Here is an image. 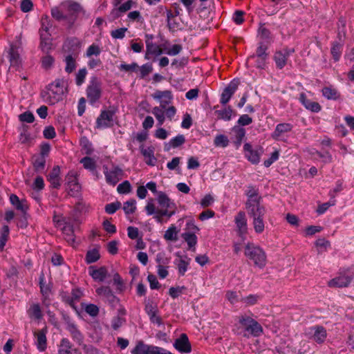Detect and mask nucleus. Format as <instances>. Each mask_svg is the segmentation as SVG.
<instances>
[{"label": "nucleus", "instance_id": "f257e3e1", "mask_svg": "<svg viewBox=\"0 0 354 354\" xmlns=\"http://www.w3.org/2000/svg\"><path fill=\"white\" fill-rule=\"evenodd\" d=\"M157 201L160 209H156L152 199L148 201L145 208L147 215L154 214L153 218L158 222L161 223L164 216L169 218L176 213L177 207L176 203L165 192H158Z\"/></svg>", "mask_w": 354, "mask_h": 354}, {"label": "nucleus", "instance_id": "f03ea898", "mask_svg": "<svg viewBox=\"0 0 354 354\" xmlns=\"http://www.w3.org/2000/svg\"><path fill=\"white\" fill-rule=\"evenodd\" d=\"M151 96L154 100H158L160 102V105L153 107L151 112L158 120V125L161 126L165 120L164 109H165L167 104L171 103L173 95L170 91L157 90Z\"/></svg>", "mask_w": 354, "mask_h": 354}, {"label": "nucleus", "instance_id": "7ed1b4c3", "mask_svg": "<svg viewBox=\"0 0 354 354\" xmlns=\"http://www.w3.org/2000/svg\"><path fill=\"white\" fill-rule=\"evenodd\" d=\"M64 93V80L57 79L47 87V91L41 93L44 100L50 104H55L62 100Z\"/></svg>", "mask_w": 354, "mask_h": 354}, {"label": "nucleus", "instance_id": "20e7f679", "mask_svg": "<svg viewBox=\"0 0 354 354\" xmlns=\"http://www.w3.org/2000/svg\"><path fill=\"white\" fill-rule=\"evenodd\" d=\"M244 254L254 266L263 268L266 264V254L258 245L248 242L244 247Z\"/></svg>", "mask_w": 354, "mask_h": 354}, {"label": "nucleus", "instance_id": "39448f33", "mask_svg": "<svg viewBox=\"0 0 354 354\" xmlns=\"http://www.w3.org/2000/svg\"><path fill=\"white\" fill-rule=\"evenodd\" d=\"M22 51V43L21 35L15 37V40L10 44V47L7 51L8 58L10 66L16 68H19L21 64V58L20 53Z\"/></svg>", "mask_w": 354, "mask_h": 354}, {"label": "nucleus", "instance_id": "423d86ee", "mask_svg": "<svg viewBox=\"0 0 354 354\" xmlns=\"http://www.w3.org/2000/svg\"><path fill=\"white\" fill-rule=\"evenodd\" d=\"M86 97L88 102L93 105L102 97V83L101 80L95 77H91L86 89Z\"/></svg>", "mask_w": 354, "mask_h": 354}, {"label": "nucleus", "instance_id": "0eeeda50", "mask_svg": "<svg viewBox=\"0 0 354 354\" xmlns=\"http://www.w3.org/2000/svg\"><path fill=\"white\" fill-rule=\"evenodd\" d=\"M246 209L248 215L252 218L254 231L258 234L262 233L265 228L263 217L266 214V208L264 206L260 205Z\"/></svg>", "mask_w": 354, "mask_h": 354}, {"label": "nucleus", "instance_id": "6e6552de", "mask_svg": "<svg viewBox=\"0 0 354 354\" xmlns=\"http://www.w3.org/2000/svg\"><path fill=\"white\" fill-rule=\"evenodd\" d=\"M239 322L245 330L253 337H259L263 333V330L261 324L247 315L239 316Z\"/></svg>", "mask_w": 354, "mask_h": 354}, {"label": "nucleus", "instance_id": "1a4fd4ad", "mask_svg": "<svg viewBox=\"0 0 354 354\" xmlns=\"http://www.w3.org/2000/svg\"><path fill=\"white\" fill-rule=\"evenodd\" d=\"M117 109L111 107L109 110H102L96 120V128L99 129L111 127L113 125V116Z\"/></svg>", "mask_w": 354, "mask_h": 354}, {"label": "nucleus", "instance_id": "9d476101", "mask_svg": "<svg viewBox=\"0 0 354 354\" xmlns=\"http://www.w3.org/2000/svg\"><path fill=\"white\" fill-rule=\"evenodd\" d=\"M268 45L263 42H259V46L256 50V54L250 56L248 60L255 59L256 67L258 68H264L266 65L268 53H266Z\"/></svg>", "mask_w": 354, "mask_h": 354}, {"label": "nucleus", "instance_id": "9b49d317", "mask_svg": "<svg viewBox=\"0 0 354 354\" xmlns=\"http://www.w3.org/2000/svg\"><path fill=\"white\" fill-rule=\"evenodd\" d=\"M245 194L248 197L245 203L246 209L262 205L261 204V196L259 194V190L255 187L248 186L245 191Z\"/></svg>", "mask_w": 354, "mask_h": 354}, {"label": "nucleus", "instance_id": "f8f14e48", "mask_svg": "<svg viewBox=\"0 0 354 354\" xmlns=\"http://www.w3.org/2000/svg\"><path fill=\"white\" fill-rule=\"evenodd\" d=\"M104 174L106 183L114 186L122 179L123 171L118 166H114L109 170L107 167H104Z\"/></svg>", "mask_w": 354, "mask_h": 354}, {"label": "nucleus", "instance_id": "ddd939ff", "mask_svg": "<svg viewBox=\"0 0 354 354\" xmlns=\"http://www.w3.org/2000/svg\"><path fill=\"white\" fill-rule=\"evenodd\" d=\"M306 335L318 344L323 343L327 336L326 330L322 326H315L309 328Z\"/></svg>", "mask_w": 354, "mask_h": 354}, {"label": "nucleus", "instance_id": "4468645a", "mask_svg": "<svg viewBox=\"0 0 354 354\" xmlns=\"http://www.w3.org/2000/svg\"><path fill=\"white\" fill-rule=\"evenodd\" d=\"M245 156L247 159L252 164H257L259 162L260 156L263 152L261 147L253 149L252 145L249 143H245L243 146Z\"/></svg>", "mask_w": 354, "mask_h": 354}, {"label": "nucleus", "instance_id": "2eb2a0df", "mask_svg": "<svg viewBox=\"0 0 354 354\" xmlns=\"http://www.w3.org/2000/svg\"><path fill=\"white\" fill-rule=\"evenodd\" d=\"M47 330L43 328L41 330H36L33 332V335L35 339V345L39 352H44L47 348Z\"/></svg>", "mask_w": 354, "mask_h": 354}, {"label": "nucleus", "instance_id": "dca6fc26", "mask_svg": "<svg viewBox=\"0 0 354 354\" xmlns=\"http://www.w3.org/2000/svg\"><path fill=\"white\" fill-rule=\"evenodd\" d=\"M239 84V80H233L223 90L221 96L220 102L222 104H226L237 90Z\"/></svg>", "mask_w": 354, "mask_h": 354}, {"label": "nucleus", "instance_id": "f3484780", "mask_svg": "<svg viewBox=\"0 0 354 354\" xmlns=\"http://www.w3.org/2000/svg\"><path fill=\"white\" fill-rule=\"evenodd\" d=\"M293 50L283 49L281 50L277 51L274 55V60L276 66L278 68H283L287 62V60L290 55L293 52Z\"/></svg>", "mask_w": 354, "mask_h": 354}, {"label": "nucleus", "instance_id": "a211bd4d", "mask_svg": "<svg viewBox=\"0 0 354 354\" xmlns=\"http://www.w3.org/2000/svg\"><path fill=\"white\" fill-rule=\"evenodd\" d=\"M174 347L181 353H190L192 351V346L189 341L188 337L186 334L182 333L179 338L176 339L174 344Z\"/></svg>", "mask_w": 354, "mask_h": 354}, {"label": "nucleus", "instance_id": "6ab92c4d", "mask_svg": "<svg viewBox=\"0 0 354 354\" xmlns=\"http://www.w3.org/2000/svg\"><path fill=\"white\" fill-rule=\"evenodd\" d=\"M58 354H81L77 348H73L67 338H62L58 345Z\"/></svg>", "mask_w": 354, "mask_h": 354}, {"label": "nucleus", "instance_id": "aec40b11", "mask_svg": "<svg viewBox=\"0 0 354 354\" xmlns=\"http://www.w3.org/2000/svg\"><path fill=\"white\" fill-rule=\"evenodd\" d=\"M352 281V277L347 275H339L333 278L328 282L330 288H346L348 287Z\"/></svg>", "mask_w": 354, "mask_h": 354}, {"label": "nucleus", "instance_id": "412c9836", "mask_svg": "<svg viewBox=\"0 0 354 354\" xmlns=\"http://www.w3.org/2000/svg\"><path fill=\"white\" fill-rule=\"evenodd\" d=\"M176 256L179 258L178 259H176L174 261V263L177 266L178 274L180 276H184L188 269L191 259L187 256H181L180 252H176Z\"/></svg>", "mask_w": 354, "mask_h": 354}, {"label": "nucleus", "instance_id": "4be33fe9", "mask_svg": "<svg viewBox=\"0 0 354 354\" xmlns=\"http://www.w3.org/2000/svg\"><path fill=\"white\" fill-rule=\"evenodd\" d=\"M299 101L306 109L311 111L312 112L318 113L322 109V106L318 102L308 100L304 93L300 94Z\"/></svg>", "mask_w": 354, "mask_h": 354}, {"label": "nucleus", "instance_id": "5701e85b", "mask_svg": "<svg viewBox=\"0 0 354 354\" xmlns=\"http://www.w3.org/2000/svg\"><path fill=\"white\" fill-rule=\"evenodd\" d=\"M236 225L239 230L240 235L246 234L248 230L247 220L245 218V214L243 212H239L234 219Z\"/></svg>", "mask_w": 354, "mask_h": 354}, {"label": "nucleus", "instance_id": "b1692460", "mask_svg": "<svg viewBox=\"0 0 354 354\" xmlns=\"http://www.w3.org/2000/svg\"><path fill=\"white\" fill-rule=\"evenodd\" d=\"M88 272L94 280L99 281H103L107 275V270L104 266L98 269L95 268L94 266H90Z\"/></svg>", "mask_w": 354, "mask_h": 354}, {"label": "nucleus", "instance_id": "393cba45", "mask_svg": "<svg viewBox=\"0 0 354 354\" xmlns=\"http://www.w3.org/2000/svg\"><path fill=\"white\" fill-rule=\"evenodd\" d=\"M324 97L329 100H337L340 98V93L333 86H324L322 89Z\"/></svg>", "mask_w": 354, "mask_h": 354}, {"label": "nucleus", "instance_id": "a878e982", "mask_svg": "<svg viewBox=\"0 0 354 354\" xmlns=\"http://www.w3.org/2000/svg\"><path fill=\"white\" fill-rule=\"evenodd\" d=\"M59 174H60L59 167L55 166L48 176V180L50 183L51 186L53 188L57 189L61 185Z\"/></svg>", "mask_w": 354, "mask_h": 354}, {"label": "nucleus", "instance_id": "bb28decb", "mask_svg": "<svg viewBox=\"0 0 354 354\" xmlns=\"http://www.w3.org/2000/svg\"><path fill=\"white\" fill-rule=\"evenodd\" d=\"M147 51L145 59H149V55H160L164 53V48H160L158 45L151 41H146Z\"/></svg>", "mask_w": 354, "mask_h": 354}, {"label": "nucleus", "instance_id": "cd10ccee", "mask_svg": "<svg viewBox=\"0 0 354 354\" xmlns=\"http://www.w3.org/2000/svg\"><path fill=\"white\" fill-rule=\"evenodd\" d=\"M78 57L77 53H73L67 55L64 58L66 63L65 71L68 73H71L77 67L76 60Z\"/></svg>", "mask_w": 354, "mask_h": 354}, {"label": "nucleus", "instance_id": "c85d7f7f", "mask_svg": "<svg viewBox=\"0 0 354 354\" xmlns=\"http://www.w3.org/2000/svg\"><path fill=\"white\" fill-rule=\"evenodd\" d=\"M292 129V125L289 123H281L277 125L272 134V138L275 140H280V137L285 133L290 132Z\"/></svg>", "mask_w": 354, "mask_h": 354}, {"label": "nucleus", "instance_id": "c756f323", "mask_svg": "<svg viewBox=\"0 0 354 354\" xmlns=\"http://www.w3.org/2000/svg\"><path fill=\"white\" fill-rule=\"evenodd\" d=\"M10 201L17 210L21 211L24 214H26V212L28 209V205L26 201H21L17 195L11 194L10 196Z\"/></svg>", "mask_w": 354, "mask_h": 354}, {"label": "nucleus", "instance_id": "7c9ffc66", "mask_svg": "<svg viewBox=\"0 0 354 354\" xmlns=\"http://www.w3.org/2000/svg\"><path fill=\"white\" fill-rule=\"evenodd\" d=\"M73 339L79 345L84 341V335L80 333L77 328L73 324H69L67 328Z\"/></svg>", "mask_w": 354, "mask_h": 354}, {"label": "nucleus", "instance_id": "2f4dec72", "mask_svg": "<svg viewBox=\"0 0 354 354\" xmlns=\"http://www.w3.org/2000/svg\"><path fill=\"white\" fill-rule=\"evenodd\" d=\"M27 313L31 319L40 320L43 317V313L39 304H32L30 305Z\"/></svg>", "mask_w": 354, "mask_h": 354}, {"label": "nucleus", "instance_id": "473e14b6", "mask_svg": "<svg viewBox=\"0 0 354 354\" xmlns=\"http://www.w3.org/2000/svg\"><path fill=\"white\" fill-rule=\"evenodd\" d=\"M45 30L46 32L48 31V28L46 26L44 27V24L42 25V28L41 30V43H40V47L41 50L44 53H48V52L51 50L52 48V44L50 41V39L48 37H45L44 35L43 34L42 31Z\"/></svg>", "mask_w": 354, "mask_h": 354}, {"label": "nucleus", "instance_id": "72a5a7b5", "mask_svg": "<svg viewBox=\"0 0 354 354\" xmlns=\"http://www.w3.org/2000/svg\"><path fill=\"white\" fill-rule=\"evenodd\" d=\"M141 153L145 157V162L150 166L155 165V163L156 162V159L154 157V151L153 149L148 147L146 149H142Z\"/></svg>", "mask_w": 354, "mask_h": 354}, {"label": "nucleus", "instance_id": "f704fd0d", "mask_svg": "<svg viewBox=\"0 0 354 354\" xmlns=\"http://www.w3.org/2000/svg\"><path fill=\"white\" fill-rule=\"evenodd\" d=\"M67 184L68 189L73 194L80 192L81 189V186L73 174H68L67 176Z\"/></svg>", "mask_w": 354, "mask_h": 354}, {"label": "nucleus", "instance_id": "c9c22d12", "mask_svg": "<svg viewBox=\"0 0 354 354\" xmlns=\"http://www.w3.org/2000/svg\"><path fill=\"white\" fill-rule=\"evenodd\" d=\"M98 295L103 297L104 299L110 302H114L115 297L109 287H100L96 290Z\"/></svg>", "mask_w": 354, "mask_h": 354}, {"label": "nucleus", "instance_id": "e433bc0d", "mask_svg": "<svg viewBox=\"0 0 354 354\" xmlns=\"http://www.w3.org/2000/svg\"><path fill=\"white\" fill-rule=\"evenodd\" d=\"M62 232L65 236L64 239L66 241L70 244H73L75 242V239L73 227L68 223H65L62 227Z\"/></svg>", "mask_w": 354, "mask_h": 354}, {"label": "nucleus", "instance_id": "4c0bfd02", "mask_svg": "<svg viewBox=\"0 0 354 354\" xmlns=\"http://www.w3.org/2000/svg\"><path fill=\"white\" fill-rule=\"evenodd\" d=\"M178 230L174 225H171L165 232L164 239L167 241H176Z\"/></svg>", "mask_w": 354, "mask_h": 354}, {"label": "nucleus", "instance_id": "58836bf2", "mask_svg": "<svg viewBox=\"0 0 354 354\" xmlns=\"http://www.w3.org/2000/svg\"><path fill=\"white\" fill-rule=\"evenodd\" d=\"M39 286H40V291L44 297V303L46 304V301L49 296V294L50 292V286L45 283L44 281V276L42 274L39 277Z\"/></svg>", "mask_w": 354, "mask_h": 354}, {"label": "nucleus", "instance_id": "ea45409f", "mask_svg": "<svg viewBox=\"0 0 354 354\" xmlns=\"http://www.w3.org/2000/svg\"><path fill=\"white\" fill-rule=\"evenodd\" d=\"M10 230L8 225H3L0 232V251L3 250L9 237Z\"/></svg>", "mask_w": 354, "mask_h": 354}, {"label": "nucleus", "instance_id": "a19ab883", "mask_svg": "<svg viewBox=\"0 0 354 354\" xmlns=\"http://www.w3.org/2000/svg\"><path fill=\"white\" fill-rule=\"evenodd\" d=\"M100 257L99 250L93 249L88 250L86 254L85 261L88 264L96 262Z\"/></svg>", "mask_w": 354, "mask_h": 354}, {"label": "nucleus", "instance_id": "79ce46f5", "mask_svg": "<svg viewBox=\"0 0 354 354\" xmlns=\"http://www.w3.org/2000/svg\"><path fill=\"white\" fill-rule=\"evenodd\" d=\"M32 164L37 171H42L45 167L46 159L43 156H34Z\"/></svg>", "mask_w": 354, "mask_h": 354}, {"label": "nucleus", "instance_id": "37998d69", "mask_svg": "<svg viewBox=\"0 0 354 354\" xmlns=\"http://www.w3.org/2000/svg\"><path fill=\"white\" fill-rule=\"evenodd\" d=\"M182 237L187 242L189 248L194 247L197 243V237L194 232H185Z\"/></svg>", "mask_w": 354, "mask_h": 354}, {"label": "nucleus", "instance_id": "c03bdc74", "mask_svg": "<svg viewBox=\"0 0 354 354\" xmlns=\"http://www.w3.org/2000/svg\"><path fill=\"white\" fill-rule=\"evenodd\" d=\"M170 257H168L165 252H159L156 254V261L157 266H167L170 263Z\"/></svg>", "mask_w": 354, "mask_h": 354}, {"label": "nucleus", "instance_id": "a18cd8bd", "mask_svg": "<svg viewBox=\"0 0 354 354\" xmlns=\"http://www.w3.org/2000/svg\"><path fill=\"white\" fill-rule=\"evenodd\" d=\"M342 50V45L337 42H334L331 47L330 53L335 61H338L340 58Z\"/></svg>", "mask_w": 354, "mask_h": 354}, {"label": "nucleus", "instance_id": "49530a36", "mask_svg": "<svg viewBox=\"0 0 354 354\" xmlns=\"http://www.w3.org/2000/svg\"><path fill=\"white\" fill-rule=\"evenodd\" d=\"M183 50L180 44H174L170 48H164V53L170 56H175L178 55Z\"/></svg>", "mask_w": 354, "mask_h": 354}, {"label": "nucleus", "instance_id": "de8ad7c7", "mask_svg": "<svg viewBox=\"0 0 354 354\" xmlns=\"http://www.w3.org/2000/svg\"><path fill=\"white\" fill-rule=\"evenodd\" d=\"M64 10H66V8H63L62 6L59 8L55 7L51 9V15L57 20L64 19L66 18L64 14Z\"/></svg>", "mask_w": 354, "mask_h": 354}, {"label": "nucleus", "instance_id": "09e8293b", "mask_svg": "<svg viewBox=\"0 0 354 354\" xmlns=\"http://www.w3.org/2000/svg\"><path fill=\"white\" fill-rule=\"evenodd\" d=\"M136 201L134 199H131L126 201L123 205V209L127 214H132L136 209Z\"/></svg>", "mask_w": 354, "mask_h": 354}, {"label": "nucleus", "instance_id": "8fccbe9b", "mask_svg": "<svg viewBox=\"0 0 354 354\" xmlns=\"http://www.w3.org/2000/svg\"><path fill=\"white\" fill-rule=\"evenodd\" d=\"M63 8H66L68 11L71 12V14L77 12L80 10V6L74 2L67 1L62 4Z\"/></svg>", "mask_w": 354, "mask_h": 354}, {"label": "nucleus", "instance_id": "3c124183", "mask_svg": "<svg viewBox=\"0 0 354 354\" xmlns=\"http://www.w3.org/2000/svg\"><path fill=\"white\" fill-rule=\"evenodd\" d=\"M80 162L83 165L84 167L86 169H89L91 171H93L95 169V160L90 157H84L81 160Z\"/></svg>", "mask_w": 354, "mask_h": 354}, {"label": "nucleus", "instance_id": "603ef678", "mask_svg": "<svg viewBox=\"0 0 354 354\" xmlns=\"http://www.w3.org/2000/svg\"><path fill=\"white\" fill-rule=\"evenodd\" d=\"M86 75L87 71L85 68H81L77 71L75 75V83L78 86L84 82Z\"/></svg>", "mask_w": 354, "mask_h": 354}, {"label": "nucleus", "instance_id": "864d4df0", "mask_svg": "<svg viewBox=\"0 0 354 354\" xmlns=\"http://www.w3.org/2000/svg\"><path fill=\"white\" fill-rule=\"evenodd\" d=\"M55 62V59L48 53L41 58V66L45 69L50 68Z\"/></svg>", "mask_w": 354, "mask_h": 354}, {"label": "nucleus", "instance_id": "5fc2aeb1", "mask_svg": "<svg viewBox=\"0 0 354 354\" xmlns=\"http://www.w3.org/2000/svg\"><path fill=\"white\" fill-rule=\"evenodd\" d=\"M80 144L86 154L91 155L93 151L92 145L86 137H84L81 139Z\"/></svg>", "mask_w": 354, "mask_h": 354}, {"label": "nucleus", "instance_id": "6e6d98bb", "mask_svg": "<svg viewBox=\"0 0 354 354\" xmlns=\"http://www.w3.org/2000/svg\"><path fill=\"white\" fill-rule=\"evenodd\" d=\"M214 145L216 147H225L228 145L229 140L227 136L224 135H218L216 136L214 141Z\"/></svg>", "mask_w": 354, "mask_h": 354}, {"label": "nucleus", "instance_id": "4d7b16f0", "mask_svg": "<svg viewBox=\"0 0 354 354\" xmlns=\"http://www.w3.org/2000/svg\"><path fill=\"white\" fill-rule=\"evenodd\" d=\"M138 65L133 62L130 64H121L119 68L120 71L125 72H137L138 71Z\"/></svg>", "mask_w": 354, "mask_h": 354}, {"label": "nucleus", "instance_id": "13d9d810", "mask_svg": "<svg viewBox=\"0 0 354 354\" xmlns=\"http://www.w3.org/2000/svg\"><path fill=\"white\" fill-rule=\"evenodd\" d=\"M126 320L125 318L121 316H115L111 320V326L114 330H118L120 328L124 323Z\"/></svg>", "mask_w": 354, "mask_h": 354}, {"label": "nucleus", "instance_id": "bf43d9fd", "mask_svg": "<svg viewBox=\"0 0 354 354\" xmlns=\"http://www.w3.org/2000/svg\"><path fill=\"white\" fill-rule=\"evenodd\" d=\"M220 118L225 120H230L232 115V109L228 106L223 110H220L218 112Z\"/></svg>", "mask_w": 354, "mask_h": 354}, {"label": "nucleus", "instance_id": "052dcab7", "mask_svg": "<svg viewBox=\"0 0 354 354\" xmlns=\"http://www.w3.org/2000/svg\"><path fill=\"white\" fill-rule=\"evenodd\" d=\"M82 349L85 354H105L103 351H100L93 345L84 344L82 347Z\"/></svg>", "mask_w": 354, "mask_h": 354}, {"label": "nucleus", "instance_id": "680f3d73", "mask_svg": "<svg viewBox=\"0 0 354 354\" xmlns=\"http://www.w3.org/2000/svg\"><path fill=\"white\" fill-rule=\"evenodd\" d=\"M131 186L128 180L122 182L117 187V190L120 194H128L131 192Z\"/></svg>", "mask_w": 354, "mask_h": 354}, {"label": "nucleus", "instance_id": "e2e57ef3", "mask_svg": "<svg viewBox=\"0 0 354 354\" xmlns=\"http://www.w3.org/2000/svg\"><path fill=\"white\" fill-rule=\"evenodd\" d=\"M185 142V136L183 135H178L177 136L172 138L169 141V144L172 147L176 148V147L182 145L183 144H184Z\"/></svg>", "mask_w": 354, "mask_h": 354}, {"label": "nucleus", "instance_id": "0e129e2a", "mask_svg": "<svg viewBox=\"0 0 354 354\" xmlns=\"http://www.w3.org/2000/svg\"><path fill=\"white\" fill-rule=\"evenodd\" d=\"M100 53L101 49L99 46L93 44L87 48L86 55L87 57H90L93 55L97 56L100 54Z\"/></svg>", "mask_w": 354, "mask_h": 354}, {"label": "nucleus", "instance_id": "69168bd1", "mask_svg": "<svg viewBox=\"0 0 354 354\" xmlns=\"http://www.w3.org/2000/svg\"><path fill=\"white\" fill-rule=\"evenodd\" d=\"M19 120L27 123H32L35 120V117L30 111H26L19 116Z\"/></svg>", "mask_w": 354, "mask_h": 354}, {"label": "nucleus", "instance_id": "338daca9", "mask_svg": "<svg viewBox=\"0 0 354 354\" xmlns=\"http://www.w3.org/2000/svg\"><path fill=\"white\" fill-rule=\"evenodd\" d=\"M259 297L257 295H250L241 299V301L248 306H252L257 303Z\"/></svg>", "mask_w": 354, "mask_h": 354}, {"label": "nucleus", "instance_id": "774afa93", "mask_svg": "<svg viewBox=\"0 0 354 354\" xmlns=\"http://www.w3.org/2000/svg\"><path fill=\"white\" fill-rule=\"evenodd\" d=\"M121 206L120 202L109 203L105 206V212L109 214H114Z\"/></svg>", "mask_w": 354, "mask_h": 354}]
</instances>
